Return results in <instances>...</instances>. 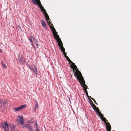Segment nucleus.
Returning a JSON list of instances; mask_svg holds the SVG:
<instances>
[{
  "label": "nucleus",
  "instance_id": "nucleus-1",
  "mask_svg": "<svg viewBox=\"0 0 131 131\" xmlns=\"http://www.w3.org/2000/svg\"><path fill=\"white\" fill-rule=\"evenodd\" d=\"M70 63L71 64V68L73 69V73L75 77L76 76L77 77L81 75H82L81 72L77 68V66L72 61V62H71Z\"/></svg>",
  "mask_w": 131,
  "mask_h": 131
},
{
  "label": "nucleus",
  "instance_id": "nucleus-2",
  "mask_svg": "<svg viewBox=\"0 0 131 131\" xmlns=\"http://www.w3.org/2000/svg\"><path fill=\"white\" fill-rule=\"evenodd\" d=\"M53 34L54 38L57 39V41L58 44V46L60 47L63 46V44L59 36L57 35V32L56 31L55 29L54 28L53 29Z\"/></svg>",
  "mask_w": 131,
  "mask_h": 131
},
{
  "label": "nucleus",
  "instance_id": "nucleus-3",
  "mask_svg": "<svg viewBox=\"0 0 131 131\" xmlns=\"http://www.w3.org/2000/svg\"><path fill=\"white\" fill-rule=\"evenodd\" d=\"M33 3L35 5H37L39 6L40 7L41 10L44 13L45 16L47 14H48L46 13V11L44 9V8L42 6L40 0H31Z\"/></svg>",
  "mask_w": 131,
  "mask_h": 131
},
{
  "label": "nucleus",
  "instance_id": "nucleus-4",
  "mask_svg": "<svg viewBox=\"0 0 131 131\" xmlns=\"http://www.w3.org/2000/svg\"><path fill=\"white\" fill-rule=\"evenodd\" d=\"M77 79L79 80L81 84L82 87H83V90L87 89L88 88V86L85 84V81L82 75H81L77 77Z\"/></svg>",
  "mask_w": 131,
  "mask_h": 131
},
{
  "label": "nucleus",
  "instance_id": "nucleus-5",
  "mask_svg": "<svg viewBox=\"0 0 131 131\" xmlns=\"http://www.w3.org/2000/svg\"><path fill=\"white\" fill-rule=\"evenodd\" d=\"M45 17L46 19L47 22L48 23V24L49 25L50 28L51 29V30L53 32V29L54 28V27L52 24H51V20L49 18V17L48 14H46Z\"/></svg>",
  "mask_w": 131,
  "mask_h": 131
},
{
  "label": "nucleus",
  "instance_id": "nucleus-6",
  "mask_svg": "<svg viewBox=\"0 0 131 131\" xmlns=\"http://www.w3.org/2000/svg\"><path fill=\"white\" fill-rule=\"evenodd\" d=\"M2 127L4 129L5 131H8L9 129L8 125L6 122L5 121L4 123L2 124Z\"/></svg>",
  "mask_w": 131,
  "mask_h": 131
},
{
  "label": "nucleus",
  "instance_id": "nucleus-7",
  "mask_svg": "<svg viewBox=\"0 0 131 131\" xmlns=\"http://www.w3.org/2000/svg\"><path fill=\"white\" fill-rule=\"evenodd\" d=\"M28 67L31 70L33 71L35 73H37V69L35 65L34 64L33 65H29Z\"/></svg>",
  "mask_w": 131,
  "mask_h": 131
},
{
  "label": "nucleus",
  "instance_id": "nucleus-8",
  "mask_svg": "<svg viewBox=\"0 0 131 131\" xmlns=\"http://www.w3.org/2000/svg\"><path fill=\"white\" fill-rule=\"evenodd\" d=\"M26 105H23L20 106L19 107L14 108V109L15 111H18L26 107Z\"/></svg>",
  "mask_w": 131,
  "mask_h": 131
},
{
  "label": "nucleus",
  "instance_id": "nucleus-9",
  "mask_svg": "<svg viewBox=\"0 0 131 131\" xmlns=\"http://www.w3.org/2000/svg\"><path fill=\"white\" fill-rule=\"evenodd\" d=\"M106 126V129L107 131H111V127L110 123L107 122V123H106L105 124Z\"/></svg>",
  "mask_w": 131,
  "mask_h": 131
},
{
  "label": "nucleus",
  "instance_id": "nucleus-10",
  "mask_svg": "<svg viewBox=\"0 0 131 131\" xmlns=\"http://www.w3.org/2000/svg\"><path fill=\"white\" fill-rule=\"evenodd\" d=\"M11 131H17V129L16 128L15 126L13 124H11L10 126Z\"/></svg>",
  "mask_w": 131,
  "mask_h": 131
},
{
  "label": "nucleus",
  "instance_id": "nucleus-11",
  "mask_svg": "<svg viewBox=\"0 0 131 131\" xmlns=\"http://www.w3.org/2000/svg\"><path fill=\"white\" fill-rule=\"evenodd\" d=\"M41 24L43 27L45 28L46 29H47V28L46 26V23L43 20H41Z\"/></svg>",
  "mask_w": 131,
  "mask_h": 131
},
{
  "label": "nucleus",
  "instance_id": "nucleus-12",
  "mask_svg": "<svg viewBox=\"0 0 131 131\" xmlns=\"http://www.w3.org/2000/svg\"><path fill=\"white\" fill-rule=\"evenodd\" d=\"M18 116L20 119L19 122L21 125H24V119L23 117L22 116Z\"/></svg>",
  "mask_w": 131,
  "mask_h": 131
},
{
  "label": "nucleus",
  "instance_id": "nucleus-13",
  "mask_svg": "<svg viewBox=\"0 0 131 131\" xmlns=\"http://www.w3.org/2000/svg\"><path fill=\"white\" fill-rule=\"evenodd\" d=\"M95 111L96 113L97 114H98L99 115L100 117H102L103 115L102 114L100 111V110H99L98 108L97 109H96Z\"/></svg>",
  "mask_w": 131,
  "mask_h": 131
},
{
  "label": "nucleus",
  "instance_id": "nucleus-14",
  "mask_svg": "<svg viewBox=\"0 0 131 131\" xmlns=\"http://www.w3.org/2000/svg\"><path fill=\"white\" fill-rule=\"evenodd\" d=\"M101 118L103 120L105 123V124H106V123H107L108 121L106 120V119L104 117H103V115L102 117H101Z\"/></svg>",
  "mask_w": 131,
  "mask_h": 131
},
{
  "label": "nucleus",
  "instance_id": "nucleus-15",
  "mask_svg": "<svg viewBox=\"0 0 131 131\" xmlns=\"http://www.w3.org/2000/svg\"><path fill=\"white\" fill-rule=\"evenodd\" d=\"M27 128L29 130V131H34L33 127L32 126H29L27 127Z\"/></svg>",
  "mask_w": 131,
  "mask_h": 131
},
{
  "label": "nucleus",
  "instance_id": "nucleus-16",
  "mask_svg": "<svg viewBox=\"0 0 131 131\" xmlns=\"http://www.w3.org/2000/svg\"><path fill=\"white\" fill-rule=\"evenodd\" d=\"M91 105L94 111H95L96 109H97V108H98V107H97L95 105L93 104H92V105Z\"/></svg>",
  "mask_w": 131,
  "mask_h": 131
},
{
  "label": "nucleus",
  "instance_id": "nucleus-17",
  "mask_svg": "<svg viewBox=\"0 0 131 131\" xmlns=\"http://www.w3.org/2000/svg\"><path fill=\"white\" fill-rule=\"evenodd\" d=\"M60 49L61 50L62 53L65 52V49L64 48L63 46H62V47H60Z\"/></svg>",
  "mask_w": 131,
  "mask_h": 131
},
{
  "label": "nucleus",
  "instance_id": "nucleus-18",
  "mask_svg": "<svg viewBox=\"0 0 131 131\" xmlns=\"http://www.w3.org/2000/svg\"><path fill=\"white\" fill-rule=\"evenodd\" d=\"M36 105H35V109H34L35 110L36 109H37L38 107V103L36 101Z\"/></svg>",
  "mask_w": 131,
  "mask_h": 131
},
{
  "label": "nucleus",
  "instance_id": "nucleus-19",
  "mask_svg": "<svg viewBox=\"0 0 131 131\" xmlns=\"http://www.w3.org/2000/svg\"><path fill=\"white\" fill-rule=\"evenodd\" d=\"M66 58L67 59L68 61L69 62V63H70L71 62H72V61H71V60L70 59L68 56H66Z\"/></svg>",
  "mask_w": 131,
  "mask_h": 131
},
{
  "label": "nucleus",
  "instance_id": "nucleus-20",
  "mask_svg": "<svg viewBox=\"0 0 131 131\" xmlns=\"http://www.w3.org/2000/svg\"><path fill=\"white\" fill-rule=\"evenodd\" d=\"M1 63L3 66V67L5 68H7V67L6 65L4 63V62H2L1 61Z\"/></svg>",
  "mask_w": 131,
  "mask_h": 131
},
{
  "label": "nucleus",
  "instance_id": "nucleus-21",
  "mask_svg": "<svg viewBox=\"0 0 131 131\" xmlns=\"http://www.w3.org/2000/svg\"><path fill=\"white\" fill-rule=\"evenodd\" d=\"M35 125L36 127V129H39V127L38 126L37 123H36Z\"/></svg>",
  "mask_w": 131,
  "mask_h": 131
},
{
  "label": "nucleus",
  "instance_id": "nucleus-22",
  "mask_svg": "<svg viewBox=\"0 0 131 131\" xmlns=\"http://www.w3.org/2000/svg\"><path fill=\"white\" fill-rule=\"evenodd\" d=\"M92 99L93 100L95 104L96 105H98L97 103H96V101L94 99Z\"/></svg>",
  "mask_w": 131,
  "mask_h": 131
},
{
  "label": "nucleus",
  "instance_id": "nucleus-23",
  "mask_svg": "<svg viewBox=\"0 0 131 131\" xmlns=\"http://www.w3.org/2000/svg\"><path fill=\"white\" fill-rule=\"evenodd\" d=\"M33 40L35 42H37L35 38H33Z\"/></svg>",
  "mask_w": 131,
  "mask_h": 131
},
{
  "label": "nucleus",
  "instance_id": "nucleus-24",
  "mask_svg": "<svg viewBox=\"0 0 131 131\" xmlns=\"http://www.w3.org/2000/svg\"><path fill=\"white\" fill-rule=\"evenodd\" d=\"M63 54L65 56V57L66 58V56H67L66 55V53L65 52H63Z\"/></svg>",
  "mask_w": 131,
  "mask_h": 131
},
{
  "label": "nucleus",
  "instance_id": "nucleus-25",
  "mask_svg": "<svg viewBox=\"0 0 131 131\" xmlns=\"http://www.w3.org/2000/svg\"><path fill=\"white\" fill-rule=\"evenodd\" d=\"M28 125H24V126H23V127H26L27 128V127H28Z\"/></svg>",
  "mask_w": 131,
  "mask_h": 131
},
{
  "label": "nucleus",
  "instance_id": "nucleus-26",
  "mask_svg": "<svg viewBox=\"0 0 131 131\" xmlns=\"http://www.w3.org/2000/svg\"><path fill=\"white\" fill-rule=\"evenodd\" d=\"M29 40L31 42H32V41L33 39L32 38H30V39H29Z\"/></svg>",
  "mask_w": 131,
  "mask_h": 131
},
{
  "label": "nucleus",
  "instance_id": "nucleus-27",
  "mask_svg": "<svg viewBox=\"0 0 131 131\" xmlns=\"http://www.w3.org/2000/svg\"><path fill=\"white\" fill-rule=\"evenodd\" d=\"M89 100L90 101V104L91 105H92V104H93V102H92V100H91L90 99H89Z\"/></svg>",
  "mask_w": 131,
  "mask_h": 131
},
{
  "label": "nucleus",
  "instance_id": "nucleus-28",
  "mask_svg": "<svg viewBox=\"0 0 131 131\" xmlns=\"http://www.w3.org/2000/svg\"><path fill=\"white\" fill-rule=\"evenodd\" d=\"M86 93V92H88L87 89L83 90Z\"/></svg>",
  "mask_w": 131,
  "mask_h": 131
},
{
  "label": "nucleus",
  "instance_id": "nucleus-29",
  "mask_svg": "<svg viewBox=\"0 0 131 131\" xmlns=\"http://www.w3.org/2000/svg\"><path fill=\"white\" fill-rule=\"evenodd\" d=\"M88 97L89 99L90 98L91 99H93V98L91 97L90 96H88Z\"/></svg>",
  "mask_w": 131,
  "mask_h": 131
},
{
  "label": "nucleus",
  "instance_id": "nucleus-30",
  "mask_svg": "<svg viewBox=\"0 0 131 131\" xmlns=\"http://www.w3.org/2000/svg\"><path fill=\"white\" fill-rule=\"evenodd\" d=\"M19 62H20V63L21 64H23V63L22 62H21V60L19 61Z\"/></svg>",
  "mask_w": 131,
  "mask_h": 131
},
{
  "label": "nucleus",
  "instance_id": "nucleus-31",
  "mask_svg": "<svg viewBox=\"0 0 131 131\" xmlns=\"http://www.w3.org/2000/svg\"><path fill=\"white\" fill-rule=\"evenodd\" d=\"M31 45L32 46L34 47V48H35V46L34 45V44L33 43H32Z\"/></svg>",
  "mask_w": 131,
  "mask_h": 131
},
{
  "label": "nucleus",
  "instance_id": "nucleus-32",
  "mask_svg": "<svg viewBox=\"0 0 131 131\" xmlns=\"http://www.w3.org/2000/svg\"><path fill=\"white\" fill-rule=\"evenodd\" d=\"M86 95L88 97L89 96L88 95V92H86Z\"/></svg>",
  "mask_w": 131,
  "mask_h": 131
},
{
  "label": "nucleus",
  "instance_id": "nucleus-33",
  "mask_svg": "<svg viewBox=\"0 0 131 131\" xmlns=\"http://www.w3.org/2000/svg\"><path fill=\"white\" fill-rule=\"evenodd\" d=\"M35 43H36V45L37 46V47L38 46V44H37V43H36V42Z\"/></svg>",
  "mask_w": 131,
  "mask_h": 131
},
{
  "label": "nucleus",
  "instance_id": "nucleus-34",
  "mask_svg": "<svg viewBox=\"0 0 131 131\" xmlns=\"http://www.w3.org/2000/svg\"><path fill=\"white\" fill-rule=\"evenodd\" d=\"M31 38H32V39H33V38H35V37H34L33 36H31Z\"/></svg>",
  "mask_w": 131,
  "mask_h": 131
},
{
  "label": "nucleus",
  "instance_id": "nucleus-35",
  "mask_svg": "<svg viewBox=\"0 0 131 131\" xmlns=\"http://www.w3.org/2000/svg\"><path fill=\"white\" fill-rule=\"evenodd\" d=\"M2 50L1 49H0V53H1L2 52Z\"/></svg>",
  "mask_w": 131,
  "mask_h": 131
},
{
  "label": "nucleus",
  "instance_id": "nucleus-36",
  "mask_svg": "<svg viewBox=\"0 0 131 131\" xmlns=\"http://www.w3.org/2000/svg\"><path fill=\"white\" fill-rule=\"evenodd\" d=\"M2 102L1 100H0V104H2Z\"/></svg>",
  "mask_w": 131,
  "mask_h": 131
},
{
  "label": "nucleus",
  "instance_id": "nucleus-37",
  "mask_svg": "<svg viewBox=\"0 0 131 131\" xmlns=\"http://www.w3.org/2000/svg\"><path fill=\"white\" fill-rule=\"evenodd\" d=\"M6 103V102H5L4 103H3V104L4 105Z\"/></svg>",
  "mask_w": 131,
  "mask_h": 131
},
{
  "label": "nucleus",
  "instance_id": "nucleus-38",
  "mask_svg": "<svg viewBox=\"0 0 131 131\" xmlns=\"http://www.w3.org/2000/svg\"><path fill=\"white\" fill-rule=\"evenodd\" d=\"M17 131H19L18 130H17Z\"/></svg>",
  "mask_w": 131,
  "mask_h": 131
}]
</instances>
